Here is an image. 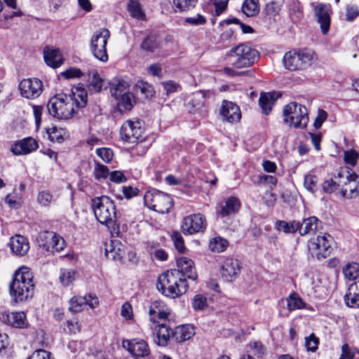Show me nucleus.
I'll return each instance as SVG.
<instances>
[{"mask_svg":"<svg viewBox=\"0 0 359 359\" xmlns=\"http://www.w3.org/2000/svg\"><path fill=\"white\" fill-rule=\"evenodd\" d=\"M79 101L76 94L67 95L65 93L57 94L52 97L48 104V112L58 119H69L72 118L79 107H83L86 104L87 95L86 92H81L78 95Z\"/></svg>","mask_w":359,"mask_h":359,"instance_id":"obj_1","label":"nucleus"},{"mask_svg":"<svg viewBox=\"0 0 359 359\" xmlns=\"http://www.w3.org/2000/svg\"><path fill=\"white\" fill-rule=\"evenodd\" d=\"M32 278V273L27 267H21L15 272L9 285V292L13 304L32 298L34 291Z\"/></svg>","mask_w":359,"mask_h":359,"instance_id":"obj_2","label":"nucleus"},{"mask_svg":"<svg viewBox=\"0 0 359 359\" xmlns=\"http://www.w3.org/2000/svg\"><path fill=\"white\" fill-rule=\"evenodd\" d=\"M90 207L95 218L100 224L110 226L115 223L116 206L109 196H102L92 198Z\"/></svg>","mask_w":359,"mask_h":359,"instance_id":"obj_3","label":"nucleus"},{"mask_svg":"<svg viewBox=\"0 0 359 359\" xmlns=\"http://www.w3.org/2000/svg\"><path fill=\"white\" fill-rule=\"evenodd\" d=\"M308 111L305 106L292 102L283 108V121L294 128H304L309 123Z\"/></svg>","mask_w":359,"mask_h":359,"instance_id":"obj_4","label":"nucleus"},{"mask_svg":"<svg viewBox=\"0 0 359 359\" xmlns=\"http://www.w3.org/2000/svg\"><path fill=\"white\" fill-rule=\"evenodd\" d=\"M231 56L235 57L232 65L236 68H245L252 65L259 57V52L250 46L241 43L231 50Z\"/></svg>","mask_w":359,"mask_h":359,"instance_id":"obj_5","label":"nucleus"},{"mask_svg":"<svg viewBox=\"0 0 359 359\" xmlns=\"http://www.w3.org/2000/svg\"><path fill=\"white\" fill-rule=\"evenodd\" d=\"M144 201L149 209L161 214L168 212L172 206L170 196L156 189L147 191Z\"/></svg>","mask_w":359,"mask_h":359,"instance_id":"obj_6","label":"nucleus"},{"mask_svg":"<svg viewBox=\"0 0 359 359\" xmlns=\"http://www.w3.org/2000/svg\"><path fill=\"white\" fill-rule=\"evenodd\" d=\"M333 238L328 233L317 236L308 241V250L312 257L320 259L326 258L331 252Z\"/></svg>","mask_w":359,"mask_h":359,"instance_id":"obj_7","label":"nucleus"},{"mask_svg":"<svg viewBox=\"0 0 359 359\" xmlns=\"http://www.w3.org/2000/svg\"><path fill=\"white\" fill-rule=\"evenodd\" d=\"M109 36V31L107 29H102L93 34L90 41V48L92 54L97 60L102 62H107L109 59L106 46Z\"/></svg>","mask_w":359,"mask_h":359,"instance_id":"obj_8","label":"nucleus"},{"mask_svg":"<svg viewBox=\"0 0 359 359\" xmlns=\"http://www.w3.org/2000/svg\"><path fill=\"white\" fill-rule=\"evenodd\" d=\"M144 132L142 121L138 119H128L121 126L119 134L121 140L133 144L142 140Z\"/></svg>","mask_w":359,"mask_h":359,"instance_id":"obj_9","label":"nucleus"},{"mask_svg":"<svg viewBox=\"0 0 359 359\" xmlns=\"http://www.w3.org/2000/svg\"><path fill=\"white\" fill-rule=\"evenodd\" d=\"M39 246L50 253L60 252L65 247L64 238L53 231H42L36 238Z\"/></svg>","mask_w":359,"mask_h":359,"instance_id":"obj_10","label":"nucleus"},{"mask_svg":"<svg viewBox=\"0 0 359 359\" xmlns=\"http://www.w3.org/2000/svg\"><path fill=\"white\" fill-rule=\"evenodd\" d=\"M20 95L28 100L39 97L43 90L42 81L37 78H28L22 79L18 86Z\"/></svg>","mask_w":359,"mask_h":359,"instance_id":"obj_11","label":"nucleus"},{"mask_svg":"<svg viewBox=\"0 0 359 359\" xmlns=\"http://www.w3.org/2000/svg\"><path fill=\"white\" fill-rule=\"evenodd\" d=\"M0 322L18 329H25L29 326L27 315L24 311L9 312L0 309Z\"/></svg>","mask_w":359,"mask_h":359,"instance_id":"obj_12","label":"nucleus"},{"mask_svg":"<svg viewBox=\"0 0 359 359\" xmlns=\"http://www.w3.org/2000/svg\"><path fill=\"white\" fill-rule=\"evenodd\" d=\"M206 226L205 217L199 213L184 217L181 225L184 233L189 235L203 232L205 230Z\"/></svg>","mask_w":359,"mask_h":359,"instance_id":"obj_13","label":"nucleus"},{"mask_svg":"<svg viewBox=\"0 0 359 359\" xmlns=\"http://www.w3.org/2000/svg\"><path fill=\"white\" fill-rule=\"evenodd\" d=\"M241 269V266L238 259L232 257H224L221 262L220 273L226 281L231 282L238 276Z\"/></svg>","mask_w":359,"mask_h":359,"instance_id":"obj_14","label":"nucleus"},{"mask_svg":"<svg viewBox=\"0 0 359 359\" xmlns=\"http://www.w3.org/2000/svg\"><path fill=\"white\" fill-rule=\"evenodd\" d=\"M123 346L136 357L147 358L151 354L150 348L147 342L139 338L127 339L123 341Z\"/></svg>","mask_w":359,"mask_h":359,"instance_id":"obj_15","label":"nucleus"},{"mask_svg":"<svg viewBox=\"0 0 359 359\" xmlns=\"http://www.w3.org/2000/svg\"><path fill=\"white\" fill-rule=\"evenodd\" d=\"M314 15L323 34H326L330 26V14L332 8L330 5L320 3L313 6Z\"/></svg>","mask_w":359,"mask_h":359,"instance_id":"obj_16","label":"nucleus"},{"mask_svg":"<svg viewBox=\"0 0 359 359\" xmlns=\"http://www.w3.org/2000/svg\"><path fill=\"white\" fill-rule=\"evenodd\" d=\"M177 271L168 270L161 274L158 278L156 287L158 290L165 297H170L176 292L173 288V281Z\"/></svg>","mask_w":359,"mask_h":359,"instance_id":"obj_17","label":"nucleus"},{"mask_svg":"<svg viewBox=\"0 0 359 359\" xmlns=\"http://www.w3.org/2000/svg\"><path fill=\"white\" fill-rule=\"evenodd\" d=\"M98 304V297L95 294H90L85 297H73L69 300V310L74 313H78L81 311L86 305H88L91 309H94Z\"/></svg>","mask_w":359,"mask_h":359,"instance_id":"obj_18","label":"nucleus"},{"mask_svg":"<svg viewBox=\"0 0 359 359\" xmlns=\"http://www.w3.org/2000/svg\"><path fill=\"white\" fill-rule=\"evenodd\" d=\"M38 147L37 141L33 137H29L14 142L10 151L15 156L27 155L36 151Z\"/></svg>","mask_w":359,"mask_h":359,"instance_id":"obj_19","label":"nucleus"},{"mask_svg":"<svg viewBox=\"0 0 359 359\" xmlns=\"http://www.w3.org/2000/svg\"><path fill=\"white\" fill-rule=\"evenodd\" d=\"M220 114L224 121L231 123L239 121L241 118L239 107L232 102L226 100L222 102Z\"/></svg>","mask_w":359,"mask_h":359,"instance_id":"obj_20","label":"nucleus"},{"mask_svg":"<svg viewBox=\"0 0 359 359\" xmlns=\"http://www.w3.org/2000/svg\"><path fill=\"white\" fill-rule=\"evenodd\" d=\"M206 95L204 91H197L193 94L192 97L187 104V109L190 114H199L203 115L206 112L205 107Z\"/></svg>","mask_w":359,"mask_h":359,"instance_id":"obj_21","label":"nucleus"},{"mask_svg":"<svg viewBox=\"0 0 359 359\" xmlns=\"http://www.w3.org/2000/svg\"><path fill=\"white\" fill-rule=\"evenodd\" d=\"M177 269L174 270L178 271L183 274V278L192 280H196L197 279L198 275L196 268L194 262L191 259L185 257L178 258L177 260Z\"/></svg>","mask_w":359,"mask_h":359,"instance_id":"obj_22","label":"nucleus"},{"mask_svg":"<svg viewBox=\"0 0 359 359\" xmlns=\"http://www.w3.org/2000/svg\"><path fill=\"white\" fill-rule=\"evenodd\" d=\"M170 314V309L162 301L156 300L151 303L149 315L150 320L154 323L157 319L165 320Z\"/></svg>","mask_w":359,"mask_h":359,"instance_id":"obj_23","label":"nucleus"},{"mask_svg":"<svg viewBox=\"0 0 359 359\" xmlns=\"http://www.w3.org/2000/svg\"><path fill=\"white\" fill-rule=\"evenodd\" d=\"M241 207L240 201L236 197H230L219 204L217 213L222 217L236 213Z\"/></svg>","mask_w":359,"mask_h":359,"instance_id":"obj_24","label":"nucleus"},{"mask_svg":"<svg viewBox=\"0 0 359 359\" xmlns=\"http://www.w3.org/2000/svg\"><path fill=\"white\" fill-rule=\"evenodd\" d=\"M153 330L154 343L161 346H166L171 334H173L172 330L164 323L156 325Z\"/></svg>","mask_w":359,"mask_h":359,"instance_id":"obj_25","label":"nucleus"},{"mask_svg":"<svg viewBox=\"0 0 359 359\" xmlns=\"http://www.w3.org/2000/svg\"><path fill=\"white\" fill-rule=\"evenodd\" d=\"M9 245L12 252L18 256L26 255L29 249L28 240L18 234L11 238Z\"/></svg>","mask_w":359,"mask_h":359,"instance_id":"obj_26","label":"nucleus"},{"mask_svg":"<svg viewBox=\"0 0 359 359\" xmlns=\"http://www.w3.org/2000/svg\"><path fill=\"white\" fill-rule=\"evenodd\" d=\"M43 57L46 63L53 68H57L62 64V56L57 48L46 47L43 49Z\"/></svg>","mask_w":359,"mask_h":359,"instance_id":"obj_27","label":"nucleus"},{"mask_svg":"<svg viewBox=\"0 0 359 359\" xmlns=\"http://www.w3.org/2000/svg\"><path fill=\"white\" fill-rule=\"evenodd\" d=\"M129 88V83L121 79H114L109 82V91L115 100L130 93Z\"/></svg>","mask_w":359,"mask_h":359,"instance_id":"obj_28","label":"nucleus"},{"mask_svg":"<svg viewBox=\"0 0 359 359\" xmlns=\"http://www.w3.org/2000/svg\"><path fill=\"white\" fill-rule=\"evenodd\" d=\"M88 89L91 93H100L104 88V80L97 70L93 69L88 73Z\"/></svg>","mask_w":359,"mask_h":359,"instance_id":"obj_29","label":"nucleus"},{"mask_svg":"<svg viewBox=\"0 0 359 359\" xmlns=\"http://www.w3.org/2000/svg\"><path fill=\"white\" fill-rule=\"evenodd\" d=\"M344 300L348 306L359 308V281L350 285Z\"/></svg>","mask_w":359,"mask_h":359,"instance_id":"obj_30","label":"nucleus"},{"mask_svg":"<svg viewBox=\"0 0 359 359\" xmlns=\"http://www.w3.org/2000/svg\"><path fill=\"white\" fill-rule=\"evenodd\" d=\"M321 222L316 217H310L304 219L299 229V232L302 236L308 233H314L320 227Z\"/></svg>","mask_w":359,"mask_h":359,"instance_id":"obj_31","label":"nucleus"},{"mask_svg":"<svg viewBox=\"0 0 359 359\" xmlns=\"http://www.w3.org/2000/svg\"><path fill=\"white\" fill-rule=\"evenodd\" d=\"M116 110L120 114L130 111L135 103L133 95L130 92L128 94L116 99Z\"/></svg>","mask_w":359,"mask_h":359,"instance_id":"obj_32","label":"nucleus"},{"mask_svg":"<svg viewBox=\"0 0 359 359\" xmlns=\"http://www.w3.org/2000/svg\"><path fill=\"white\" fill-rule=\"evenodd\" d=\"M175 280L173 281L172 285L174 290L176 291L172 294V296H170V298L175 299L184 294H185L189 288L186 278H183V274L177 271V274L175 276Z\"/></svg>","mask_w":359,"mask_h":359,"instance_id":"obj_33","label":"nucleus"},{"mask_svg":"<svg viewBox=\"0 0 359 359\" xmlns=\"http://www.w3.org/2000/svg\"><path fill=\"white\" fill-rule=\"evenodd\" d=\"M298 51L299 69L310 67L316 59L315 53L310 49H299Z\"/></svg>","mask_w":359,"mask_h":359,"instance_id":"obj_34","label":"nucleus"},{"mask_svg":"<svg viewBox=\"0 0 359 359\" xmlns=\"http://www.w3.org/2000/svg\"><path fill=\"white\" fill-rule=\"evenodd\" d=\"M299 56L297 50H291L287 52L283 58V64L285 69L290 71L299 69Z\"/></svg>","mask_w":359,"mask_h":359,"instance_id":"obj_35","label":"nucleus"},{"mask_svg":"<svg viewBox=\"0 0 359 359\" xmlns=\"http://www.w3.org/2000/svg\"><path fill=\"white\" fill-rule=\"evenodd\" d=\"M276 97H275L274 93H261L259 104L261 107L262 111L265 114H269L271 111L273 104L276 101Z\"/></svg>","mask_w":359,"mask_h":359,"instance_id":"obj_36","label":"nucleus"},{"mask_svg":"<svg viewBox=\"0 0 359 359\" xmlns=\"http://www.w3.org/2000/svg\"><path fill=\"white\" fill-rule=\"evenodd\" d=\"M194 329L190 325H182L176 328L173 333L176 341L182 342L189 339L194 335Z\"/></svg>","mask_w":359,"mask_h":359,"instance_id":"obj_37","label":"nucleus"},{"mask_svg":"<svg viewBox=\"0 0 359 359\" xmlns=\"http://www.w3.org/2000/svg\"><path fill=\"white\" fill-rule=\"evenodd\" d=\"M276 227L278 231H282L285 233H293L299 231L301 223L294 220L290 222L279 220L276 222Z\"/></svg>","mask_w":359,"mask_h":359,"instance_id":"obj_38","label":"nucleus"},{"mask_svg":"<svg viewBox=\"0 0 359 359\" xmlns=\"http://www.w3.org/2000/svg\"><path fill=\"white\" fill-rule=\"evenodd\" d=\"M242 11L248 17L257 15L259 12L258 0H245L243 4Z\"/></svg>","mask_w":359,"mask_h":359,"instance_id":"obj_39","label":"nucleus"},{"mask_svg":"<svg viewBox=\"0 0 359 359\" xmlns=\"http://www.w3.org/2000/svg\"><path fill=\"white\" fill-rule=\"evenodd\" d=\"M290 15L293 21L301 20L303 16V8L297 0H292L290 4Z\"/></svg>","mask_w":359,"mask_h":359,"instance_id":"obj_40","label":"nucleus"},{"mask_svg":"<svg viewBox=\"0 0 359 359\" xmlns=\"http://www.w3.org/2000/svg\"><path fill=\"white\" fill-rule=\"evenodd\" d=\"M59 279L63 285L69 286L76 280V272L73 269H62Z\"/></svg>","mask_w":359,"mask_h":359,"instance_id":"obj_41","label":"nucleus"},{"mask_svg":"<svg viewBox=\"0 0 359 359\" xmlns=\"http://www.w3.org/2000/svg\"><path fill=\"white\" fill-rule=\"evenodd\" d=\"M229 245L228 241L221 237H215L210 240L209 243V248L217 252L224 251Z\"/></svg>","mask_w":359,"mask_h":359,"instance_id":"obj_42","label":"nucleus"},{"mask_svg":"<svg viewBox=\"0 0 359 359\" xmlns=\"http://www.w3.org/2000/svg\"><path fill=\"white\" fill-rule=\"evenodd\" d=\"M287 309L289 311L301 309L304 307L305 304L302 298L296 293H292L287 300Z\"/></svg>","mask_w":359,"mask_h":359,"instance_id":"obj_43","label":"nucleus"},{"mask_svg":"<svg viewBox=\"0 0 359 359\" xmlns=\"http://www.w3.org/2000/svg\"><path fill=\"white\" fill-rule=\"evenodd\" d=\"M343 273L346 278L354 280L359 275V264L356 262L350 263L343 269Z\"/></svg>","mask_w":359,"mask_h":359,"instance_id":"obj_44","label":"nucleus"},{"mask_svg":"<svg viewBox=\"0 0 359 359\" xmlns=\"http://www.w3.org/2000/svg\"><path fill=\"white\" fill-rule=\"evenodd\" d=\"M128 11L130 15L136 19L142 20L144 16L140 4L137 1L130 0L128 4Z\"/></svg>","mask_w":359,"mask_h":359,"instance_id":"obj_45","label":"nucleus"},{"mask_svg":"<svg viewBox=\"0 0 359 359\" xmlns=\"http://www.w3.org/2000/svg\"><path fill=\"white\" fill-rule=\"evenodd\" d=\"M191 304L195 311H203L208 307L207 297L204 294H197L194 297Z\"/></svg>","mask_w":359,"mask_h":359,"instance_id":"obj_46","label":"nucleus"},{"mask_svg":"<svg viewBox=\"0 0 359 359\" xmlns=\"http://www.w3.org/2000/svg\"><path fill=\"white\" fill-rule=\"evenodd\" d=\"M341 192L344 197L352 198L356 196L359 194V183H353L351 185L346 183Z\"/></svg>","mask_w":359,"mask_h":359,"instance_id":"obj_47","label":"nucleus"},{"mask_svg":"<svg viewBox=\"0 0 359 359\" xmlns=\"http://www.w3.org/2000/svg\"><path fill=\"white\" fill-rule=\"evenodd\" d=\"M305 188L311 193H314L318 189V177L317 176L308 174L304 177V182Z\"/></svg>","mask_w":359,"mask_h":359,"instance_id":"obj_48","label":"nucleus"},{"mask_svg":"<svg viewBox=\"0 0 359 359\" xmlns=\"http://www.w3.org/2000/svg\"><path fill=\"white\" fill-rule=\"evenodd\" d=\"M95 164L93 173L95 179H106L109 177V171L107 166L96 161L95 162Z\"/></svg>","mask_w":359,"mask_h":359,"instance_id":"obj_49","label":"nucleus"},{"mask_svg":"<svg viewBox=\"0 0 359 359\" xmlns=\"http://www.w3.org/2000/svg\"><path fill=\"white\" fill-rule=\"evenodd\" d=\"M318 344L319 339L313 333L305 338V347L308 351L315 352L318 349Z\"/></svg>","mask_w":359,"mask_h":359,"instance_id":"obj_50","label":"nucleus"},{"mask_svg":"<svg viewBox=\"0 0 359 359\" xmlns=\"http://www.w3.org/2000/svg\"><path fill=\"white\" fill-rule=\"evenodd\" d=\"M197 0H173V4L180 11L189 10L194 8Z\"/></svg>","mask_w":359,"mask_h":359,"instance_id":"obj_51","label":"nucleus"},{"mask_svg":"<svg viewBox=\"0 0 359 359\" xmlns=\"http://www.w3.org/2000/svg\"><path fill=\"white\" fill-rule=\"evenodd\" d=\"M53 198V194L48 191H41L37 195V201L41 206H48Z\"/></svg>","mask_w":359,"mask_h":359,"instance_id":"obj_52","label":"nucleus"},{"mask_svg":"<svg viewBox=\"0 0 359 359\" xmlns=\"http://www.w3.org/2000/svg\"><path fill=\"white\" fill-rule=\"evenodd\" d=\"M172 240L174 243L175 248L178 250V252L183 253L185 250V246L183 238L180 233L177 231L173 232L172 234Z\"/></svg>","mask_w":359,"mask_h":359,"instance_id":"obj_53","label":"nucleus"},{"mask_svg":"<svg viewBox=\"0 0 359 359\" xmlns=\"http://www.w3.org/2000/svg\"><path fill=\"white\" fill-rule=\"evenodd\" d=\"M96 154L105 163H109L114 155L112 150L108 148L97 149Z\"/></svg>","mask_w":359,"mask_h":359,"instance_id":"obj_54","label":"nucleus"},{"mask_svg":"<svg viewBox=\"0 0 359 359\" xmlns=\"http://www.w3.org/2000/svg\"><path fill=\"white\" fill-rule=\"evenodd\" d=\"M118 251H120L119 249ZM105 255L108 258L114 260H120L122 258V254L120 252L115 251V248L113 245V243H110L109 245H106Z\"/></svg>","mask_w":359,"mask_h":359,"instance_id":"obj_55","label":"nucleus"},{"mask_svg":"<svg viewBox=\"0 0 359 359\" xmlns=\"http://www.w3.org/2000/svg\"><path fill=\"white\" fill-rule=\"evenodd\" d=\"M48 133L49 135V137L52 141H56L57 142H61L64 140L62 135V130L60 129H57L55 127H53L49 128L48 130Z\"/></svg>","mask_w":359,"mask_h":359,"instance_id":"obj_56","label":"nucleus"},{"mask_svg":"<svg viewBox=\"0 0 359 359\" xmlns=\"http://www.w3.org/2000/svg\"><path fill=\"white\" fill-rule=\"evenodd\" d=\"M358 158V154L353 149L346 151L344 152V161L346 163L349 164L351 165H355L356 163V161Z\"/></svg>","mask_w":359,"mask_h":359,"instance_id":"obj_57","label":"nucleus"},{"mask_svg":"<svg viewBox=\"0 0 359 359\" xmlns=\"http://www.w3.org/2000/svg\"><path fill=\"white\" fill-rule=\"evenodd\" d=\"M184 22L198 26L205 24L206 22V18L201 14H197L196 16L185 18Z\"/></svg>","mask_w":359,"mask_h":359,"instance_id":"obj_58","label":"nucleus"},{"mask_svg":"<svg viewBox=\"0 0 359 359\" xmlns=\"http://www.w3.org/2000/svg\"><path fill=\"white\" fill-rule=\"evenodd\" d=\"M359 15V8L357 6H348L346 11V21H353Z\"/></svg>","mask_w":359,"mask_h":359,"instance_id":"obj_59","label":"nucleus"},{"mask_svg":"<svg viewBox=\"0 0 359 359\" xmlns=\"http://www.w3.org/2000/svg\"><path fill=\"white\" fill-rule=\"evenodd\" d=\"M327 118V113L323 109H318L317 116L313 122V126L316 129L320 128L323 122Z\"/></svg>","mask_w":359,"mask_h":359,"instance_id":"obj_60","label":"nucleus"},{"mask_svg":"<svg viewBox=\"0 0 359 359\" xmlns=\"http://www.w3.org/2000/svg\"><path fill=\"white\" fill-rule=\"evenodd\" d=\"M156 47V43L155 40L149 36L146 37L141 44V48L143 50L149 52H152Z\"/></svg>","mask_w":359,"mask_h":359,"instance_id":"obj_61","label":"nucleus"},{"mask_svg":"<svg viewBox=\"0 0 359 359\" xmlns=\"http://www.w3.org/2000/svg\"><path fill=\"white\" fill-rule=\"evenodd\" d=\"M253 353L257 357H262L266 353V348L259 341L253 342L250 344Z\"/></svg>","mask_w":359,"mask_h":359,"instance_id":"obj_62","label":"nucleus"},{"mask_svg":"<svg viewBox=\"0 0 359 359\" xmlns=\"http://www.w3.org/2000/svg\"><path fill=\"white\" fill-rule=\"evenodd\" d=\"M354 355L352 348L347 344H345L341 347V354L339 359H353Z\"/></svg>","mask_w":359,"mask_h":359,"instance_id":"obj_63","label":"nucleus"},{"mask_svg":"<svg viewBox=\"0 0 359 359\" xmlns=\"http://www.w3.org/2000/svg\"><path fill=\"white\" fill-rule=\"evenodd\" d=\"M49 357H50V352L43 349H38L27 359H49Z\"/></svg>","mask_w":359,"mask_h":359,"instance_id":"obj_64","label":"nucleus"}]
</instances>
